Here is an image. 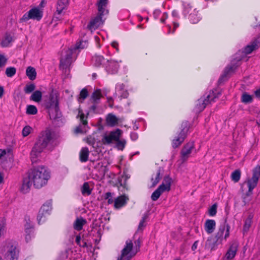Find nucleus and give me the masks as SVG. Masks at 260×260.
<instances>
[{
	"mask_svg": "<svg viewBox=\"0 0 260 260\" xmlns=\"http://www.w3.org/2000/svg\"><path fill=\"white\" fill-rule=\"evenodd\" d=\"M165 191L162 189V186H159L152 193L151 198L153 201H156L159 198L162 193Z\"/></svg>",
	"mask_w": 260,
	"mask_h": 260,
	"instance_id": "nucleus-30",
	"label": "nucleus"
},
{
	"mask_svg": "<svg viewBox=\"0 0 260 260\" xmlns=\"http://www.w3.org/2000/svg\"><path fill=\"white\" fill-rule=\"evenodd\" d=\"M250 201H251V198L249 197H247L246 196H244L243 198V202L244 203V205L248 204Z\"/></svg>",
	"mask_w": 260,
	"mask_h": 260,
	"instance_id": "nucleus-56",
	"label": "nucleus"
},
{
	"mask_svg": "<svg viewBox=\"0 0 260 260\" xmlns=\"http://www.w3.org/2000/svg\"><path fill=\"white\" fill-rule=\"evenodd\" d=\"M86 219L82 217L77 218L73 224L74 229L78 231H81L83 226L86 223Z\"/></svg>",
	"mask_w": 260,
	"mask_h": 260,
	"instance_id": "nucleus-24",
	"label": "nucleus"
},
{
	"mask_svg": "<svg viewBox=\"0 0 260 260\" xmlns=\"http://www.w3.org/2000/svg\"><path fill=\"white\" fill-rule=\"evenodd\" d=\"M205 230L209 234H212L215 229L216 222L214 220L207 219L205 223Z\"/></svg>",
	"mask_w": 260,
	"mask_h": 260,
	"instance_id": "nucleus-20",
	"label": "nucleus"
},
{
	"mask_svg": "<svg viewBox=\"0 0 260 260\" xmlns=\"http://www.w3.org/2000/svg\"><path fill=\"white\" fill-rule=\"evenodd\" d=\"M50 119L56 120L61 116V113L59 107L47 109Z\"/></svg>",
	"mask_w": 260,
	"mask_h": 260,
	"instance_id": "nucleus-22",
	"label": "nucleus"
},
{
	"mask_svg": "<svg viewBox=\"0 0 260 260\" xmlns=\"http://www.w3.org/2000/svg\"><path fill=\"white\" fill-rule=\"evenodd\" d=\"M92 62L95 67H99L104 60V58L101 55H95L92 57Z\"/></svg>",
	"mask_w": 260,
	"mask_h": 260,
	"instance_id": "nucleus-38",
	"label": "nucleus"
},
{
	"mask_svg": "<svg viewBox=\"0 0 260 260\" xmlns=\"http://www.w3.org/2000/svg\"><path fill=\"white\" fill-rule=\"evenodd\" d=\"M241 171L240 170H236L231 174L232 180L235 182H238L240 179Z\"/></svg>",
	"mask_w": 260,
	"mask_h": 260,
	"instance_id": "nucleus-41",
	"label": "nucleus"
},
{
	"mask_svg": "<svg viewBox=\"0 0 260 260\" xmlns=\"http://www.w3.org/2000/svg\"><path fill=\"white\" fill-rule=\"evenodd\" d=\"M58 96L56 93H52L50 94L48 101L45 104L47 109L59 107Z\"/></svg>",
	"mask_w": 260,
	"mask_h": 260,
	"instance_id": "nucleus-14",
	"label": "nucleus"
},
{
	"mask_svg": "<svg viewBox=\"0 0 260 260\" xmlns=\"http://www.w3.org/2000/svg\"><path fill=\"white\" fill-rule=\"evenodd\" d=\"M252 223V217L250 216H249L247 218H246L245 220L243 228V234L247 233L249 230L250 227Z\"/></svg>",
	"mask_w": 260,
	"mask_h": 260,
	"instance_id": "nucleus-37",
	"label": "nucleus"
},
{
	"mask_svg": "<svg viewBox=\"0 0 260 260\" xmlns=\"http://www.w3.org/2000/svg\"><path fill=\"white\" fill-rule=\"evenodd\" d=\"M198 242L197 241H195L194 242V243L193 244V245H192L191 249L193 251L197 249V246H198Z\"/></svg>",
	"mask_w": 260,
	"mask_h": 260,
	"instance_id": "nucleus-62",
	"label": "nucleus"
},
{
	"mask_svg": "<svg viewBox=\"0 0 260 260\" xmlns=\"http://www.w3.org/2000/svg\"><path fill=\"white\" fill-rule=\"evenodd\" d=\"M80 241H81V237L80 235H77L76 237V243L79 245L81 246L80 244Z\"/></svg>",
	"mask_w": 260,
	"mask_h": 260,
	"instance_id": "nucleus-60",
	"label": "nucleus"
},
{
	"mask_svg": "<svg viewBox=\"0 0 260 260\" xmlns=\"http://www.w3.org/2000/svg\"><path fill=\"white\" fill-rule=\"evenodd\" d=\"M111 45L113 47H114V48H115L116 49L117 51H118V50H119L118 43L117 42H116V41L113 42L111 44Z\"/></svg>",
	"mask_w": 260,
	"mask_h": 260,
	"instance_id": "nucleus-58",
	"label": "nucleus"
},
{
	"mask_svg": "<svg viewBox=\"0 0 260 260\" xmlns=\"http://www.w3.org/2000/svg\"><path fill=\"white\" fill-rule=\"evenodd\" d=\"M217 213V205L216 204H213L208 210V213L210 216H214Z\"/></svg>",
	"mask_w": 260,
	"mask_h": 260,
	"instance_id": "nucleus-48",
	"label": "nucleus"
},
{
	"mask_svg": "<svg viewBox=\"0 0 260 260\" xmlns=\"http://www.w3.org/2000/svg\"><path fill=\"white\" fill-rule=\"evenodd\" d=\"M259 176L260 167L255 168L253 172L252 178L247 181L249 191H252L253 189L256 187Z\"/></svg>",
	"mask_w": 260,
	"mask_h": 260,
	"instance_id": "nucleus-12",
	"label": "nucleus"
},
{
	"mask_svg": "<svg viewBox=\"0 0 260 260\" xmlns=\"http://www.w3.org/2000/svg\"><path fill=\"white\" fill-rule=\"evenodd\" d=\"M163 172V169L159 167L156 171V173H154L152 175V177L151 178V181L152 182V187H155L156 185V184L159 182L162 177V174Z\"/></svg>",
	"mask_w": 260,
	"mask_h": 260,
	"instance_id": "nucleus-17",
	"label": "nucleus"
},
{
	"mask_svg": "<svg viewBox=\"0 0 260 260\" xmlns=\"http://www.w3.org/2000/svg\"><path fill=\"white\" fill-rule=\"evenodd\" d=\"M254 94L256 97L260 98V88L254 91Z\"/></svg>",
	"mask_w": 260,
	"mask_h": 260,
	"instance_id": "nucleus-64",
	"label": "nucleus"
},
{
	"mask_svg": "<svg viewBox=\"0 0 260 260\" xmlns=\"http://www.w3.org/2000/svg\"><path fill=\"white\" fill-rule=\"evenodd\" d=\"M102 96L101 90L96 89L92 93L90 100L92 103L99 104Z\"/></svg>",
	"mask_w": 260,
	"mask_h": 260,
	"instance_id": "nucleus-26",
	"label": "nucleus"
},
{
	"mask_svg": "<svg viewBox=\"0 0 260 260\" xmlns=\"http://www.w3.org/2000/svg\"><path fill=\"white\" fill-rule=\"evenodd\" d=\"M43 214H40V210H39L38 215L37 216V220L39 224L41 223V222H44L46 218V215L47 213H45V212H42Z\"/></svg>",
	"mask_w": 260,
	"mask_h": 260,
	"instance_id": "nucleus-50",
	"label": "nucleus"
},
{
	"mask_svg": "<svg viewBox=\"0 0 260 260\" xmlns=\"http://www.w3.org/2000/svg\"><path fill=\"white\" fill-rule=\"evenodd\" d=\"M12 41V36L10 34H6L4 39L2 41L1 44L3 47H8Z\"/></svg>",
	"mask_w": 260,
	"mask_h": 260,
	"instance_id": "nucleus-32",
	"label": "nucleus"
},
{
	"mask_svg": "<svg viewBox=\"0 0 260 260\" xmlns=\"http://www.w3.org/2000/svg\"><path fill=\"white\" fill-rule=\"evenodd\" d=\"M28 175L34 186L37 188H41L45 185L50 178L49 172L44 166L31 169L29 171Z\"/></svg>",
	"mask_w": 260,
	"mask_h": 260,
	"instance_id": "nucleus-3",
	"label": "nucleus"
},
{
	"mask_svg": "<svg viewBox=\"0 0 260 260\" xmlns=\"http://www.w3.org/2000/svg\"><path fill=\"white\" fill-rule=\"evenodd\" d=\"M80 118V120L81 123L84 126H86L87 125V116H85L82 112L81 110L79 111V114L77 115V118Z\"/></svg>",
	"mask_w": 260,
	"mask_h": 260,
	"instance_id": "nucleus-43",
	"label": "nucleus"
},
{
	"mask_svg": "<svg viewBox=\"0 0 260 260\" xmlns=\"http://www.w3.org/2000/svg\"><path fill=\"white\" fill-rule=\"evenodd\" d=\"M193 12L189 14V18L192 23H197L200 20V17L198 16L196 10H193Z\"/></svg>",
	"mask_w": 260,
	"mask_h": 260,
	"instance_id": "nucleus-42",
	"label": "nucleus"
},
{
	"mask_svg": "<svg viewBox=\"0 0 260 260\" xmlns=\"http://www.w3.org/2000/svg\"><path fill=\"white\" fill-rule=\"evenodd\" d=\"M93 105L90 107V109L94 112L96 109V105L98 104H95V103H92Z\"/></svg>",
	"mask_w": 260,
	"mask_h": 260,
	"instance_id": "nucleus-63",
	"label": "nucleus"
},
{
	"mask_svg": "<svg viewBox=\"0 0 260 260\" xmlns=\"http://www.w3.org/2000/svg\"><path fill=\"white\" fill-rule=\"evenodd\" d=\"M89 150L88 148L83 147L80 152V160L81 162H86L88 160L89 155Z\"/></svg>",
	"mask_w": 260,
	"mask_h": 260,
	"instance_id": "nucleus-29",
	"label": "nucleus"
},
{
	"mask_svg": "<svg viewBox=\"0 0 260 260\" xmlns=\"http://www.w3.org/2000/svg\"><path fill=\"white\" fill-rule=\"evenodd\" d=\"M194 149V143L193 142L187 143L181 151V159L185 161L189 156L192 150Z\"/></svg>",
	"mask_w": 260,
	"mask_h": 260,
	"instance_id": "nucleus-13",
	"label": "nucleus"
},
{
	"mask_svg": "<svg viewBox=\"0 0 260 260\" xmlns=\"http://www.w3.org/2000/svg\"><path fill=\"white\" fill-rule=\"evenodd\" d=\"M88 92L86 88H84L82 89L79 94V98L78 99L79 103H83L85 99L88 96Z\"/></svg>",
	"mask_w": 260,
	"mask_h": 260,
	"instance_id": "nucleus-40",
	"label": "nucleus"
},
{
	"mask_svg": "<svg viewBox=\"0 0 260 260\" xmlns=\"http://www.w3.org/2000/svg\"><path fill=\"white\" fill-rule=\"evenodd\" d=\"M238 66V64H233L227 66L224 70L223 74L221 76V77L219 78L218 80V82L219 84H221V83L224 82L226 79V78L228 75L230 73L234 72Z\"/></svg>",
	"mask_w": 260,
	"mask_h": 260,
	"instance_id": "nucleus-16",
	"label": "nucleus"
},
{
	"mask_svg": "<svg viewBox=\"0 0 260 260\" xmlns=\"http://www.w3.org/2000/svg\"><path fill=\"white\" fill-rule=\"evenodd\" d=\"M16 72V69L14 67H9L6 70V74L8 77H12Z\"/></svg>",
	"mask_w": 260,
	"mask_h": 260,
	"instance_id": "nucleus-46",
	"label": "nucleus"
},
{
	"mask_svg": "<svg viewBox=\"0 0 260 260\" xmlns=\"http://www.w3.org/2000/svg\"><path fill=\"white\" fill-rule=\"evenodd\" d=\"M0 252L6 260H18L19 250L11 242H6L0 247Z\"/></svg>",
	"mask_w": 260,
	"mask_h": 260,
	"instance_id": "nucleus-6",
	"label": "nucleus"
},
{
	"mask_svg": "<svg viewBox=\"0 0 260 260\" xmlns=\"http://www.w3.org/2000/svg\"><path fill=\"white\" fill-rule=\"evenodd\" d=\"M84 132L83 128L81 125L77 126L75 129V133L76 134L83 133Z\"/></svg>",
	"mask_w": 260,
	"mask_h": 260,
	"instance_id": "nucleus-55",
	"label": "nucleus"
},
{
	"mask_svg": "<svg viewBox=\"0 0 260 260\" xmlns=\"http://www.w3.org/2000/svg\"><path fill=\"white\" fill-rule=\"evenodd\" d=\"M256 118V123L258 126H260V111L257 113Z\"/></svg>",
	"mask_w": 260,
	"mask_h": 260,
	"instance_id": "nucleus-59",
	"label": "nucleus"
},
{
	"mask_svg": "<svg viewBox=\"0 0 260 260\" xmlns=\"http://www.w3.org/2000/svg\"><path fill=\"white\" fill-rule=\"evenodd\" d=\"M106 121L107 124L111 126H115L118 123L117 118L112 114H108Z\"/></svg>",
	"mask_w": 260,
	"mask_h": 260,
	"instance_id": "nucleus-31",
	"label": "nucleus"
},
{
	"mask_svg": "<svg viewBox=\"0 0 260 260\" xmlns=\"http://www.w3.org/2000/svg\"><path fill=\"white\" fill-rule=\"evenodd\" d=\"M43 17V12L38 8L35 7L31 9L28 12L23 15L20 19V22L27 21L29 19L40 20Z\"/></svg>",
	"mask_w": 260,
	"mask_h": 260,
	"instance_id": "nucleus-7",
	"label": "nucleus"
},
{
	"mask_svg": "<svg viewBox=\"0 0 260 260\" xmlns=\"http://www.w3.org/2000/svg\"><path fill=\"white\" fill-rule=\"evenodd\" d=\"M105 199L108 200V204H111L113 203L114 200L112 199V193L110 192H107L105 195Z\"/></svg>",
	"mask_w": 260,
	"mask_h": 260,
	"instance_id": "nucleus-54",
	"label": "nucleus"
},
{
	"mask_svg": "<svg viewBox=\"0 0 260 260\" xmlns=\"http://www.w3.org/2000/svg\"><path fill=\"white\" fill-rule=\"evenodd\" d=\"M172 182V179L169 175H166L164 177L163 181L159 186H162V189L165 191H169L171 190Z\"/></svg>",
	"mask_w": 260,
	"mask_h": 260,
	"instance_id": "nucleus-23",
	"label": "nucleus"
},
{
	"mask_svg": "<svg viewBox=\"0 0 260 260\" xmlns=\"http://www.w3.org/2000/svg\"><path fill=\"white\" fill-rule=\"evenodd\" d=\"M6 154V150L5 149H0V158L3 157Z\"/></svg>",
	"mask_w": 260,
	"mask_h": 260,
	"instance_id": "nucleus-61",
	"label": "nucleus"
},
{
	"mask_svg": "<svg viewBox=\"0 0 260 260\" xmlns=\"http://www.w3.org/2000/svg\"><path fill=\"white\" fill-rule=\"evenodd\" d=\"M107 61L108 64L106 66V71L112 74L116 73L119 68L118 63L113 60H108Z\"/></svg>",
	"mask_w": 260,
	"mask_h": 260,
	"instance_id": "nucleus-18",
	"label": "nucleus"
},
{
	"mask_svg": "<svg viewBox=\"0 0 260 260\" xmlns=\"http://www.w3.org/2000/svg\"><path fill=\"white\" fill-rule=\"evenodd\" d=\"M253 101L252 95L248 94L247 92H244L241 96V102L244 104H249Z\"/></svg>",
	"mask_w": 260,
	"mask_h": 260,
	"instance_id": "nucleus-36",
	"label": "nucleus"
},
{
	"mask_svg": "<svg viewBox=\"0 0 260 260\" xmlns=\"http://www.w3.org/2000/svg\"><path fill=\"white\" fill-rule=\"evenodd\" d=\"M238 245V242L236 241H233L231 242L230 247L225 255V258L226 260L232 259L235 256Z\"/></svg>",
	"mask_w": 260,
	"mask_h": 260,
	"instance_id": "nucleus-15",
	"label": "nucleus"
},
{
	"mask_svg": "<svg viewBox=\"0 0 260 260\" xmlns=\"http://www.w3.org/2000/svg\"><path fill=\"white\" fill-rule=\"evenodd\" d=\"M37 107L34 105H28L26 108V113L29 115H35L37 113Z\"/></svg>",
	"mask_w": 260,
	"mask_h": 260,
	"instance_id": "nucleus-44",
	"label": "nucleus"
},
{
	"mask_svg": "<svg viewBox=\"0 0 260 260\" xmlns=\"http://www.w3.org/2000/svg\"><path fill=\"white\" fill-rule=\"evenodd\" d=\"M33 230V224L29 220V222H26L25 224V231L26 233H31Z\"/></svg>",
	"mask_w": 260,
	"mask_h": 260,
	"instance_id": "nucleus-49",
	"label": "nucleus"
},
{
	"mask_svg": "<svg viewBox=\"0 0 260 260\" xmlns=\"http://www.w3.org/2000/svg\"><path fill=\"white\" fill-rule=\"evenodd\" d=\"M131 138L133 141L136 140L138 138V135L136 133H132L131 134Z\"/></svg>",
	"mask_w": 260,
	"mask_h": 260,
	"instance_id": "nucleus-57",
	"label": "nucleus"
},
{
	"mask_svg": "<svg viewBox=\"0 0 260 260\" xmlns=\"http://www.w3.org/2000/svg\"><path fill=\"white\" fill-rule=\"evenodd\" d=\"M140 239L135 241L134 246L132 240H126L125 245L121 250V255L117 260H131L140 250Z\"/></svg>",
	"mask_w": 260,
	"mask_h": 260,
	"instance_id": "nucleus-5",
	"label": "nucleus"
},
{
	"mask_svg": "<svg viewBox=\"0 0 260 260\" xmlns=\"http://www.w3.org/2000/svg\"><path fill=\"white\" fill-rule=\"evenodd\" d=\"M36 88V86L34 83L27 84L24 88L25 93L28 94L32 92Z\"/></svg>",
	"mask_w": 260,
	"mask_h": 260,
	"instance_id": "nucleus-45",
	"label": "nucleus"
},
{
	"mask_svg": "<svg viewBox=\"0 0 260 260\" xmlns=\"http://www.w3.org/2000/svg\"><path fill=\"white\" fill-rule=\"evenodd\" d=\"M107 4V0H100L98 3V13L103 14L108 13V10L105 9Z\"/></svg>",
	"mask_w": 260,
	"mask_h": 260,
	"instance_id": "nucleus-27",
	"label": "nucleus"
},
{
	"mask_svg": "<svg viewBox=\"0 0 260 260\" xmlns=\"http://www.w3.org/2000/svg\"><path fill=\"white\" fill-rule=\"evenodd\" d=\"M31 127L29 126H25L22 129V134L23 137L27 136L31 132Z\"/></svg>",
	"mask_w": 260,
	"mask_h": 260,
	"instance_id": "nucleus-51",
	"label": "nucleus"
},
{
	"mask_svg": "<svg viewBox=\"0 0 260 260\" xmlns=\"http://www.w3.org/2000/svg\"><path fill=\"white\" fill-rule=\"evenodd\" d=\"M81 192L84 196H89L91 193V189H90L88 182H84L81 188Z\"/></svg>",
	"mask_w": 260,
	"mask_h": 260,
	"instance_id": "nucleus-39",
	"label": "nucleus"
},
{
	"mask_svg": "<svg viewBox=\"0 0 260 260\" xmlns=\"http://www.w3.org/2000/svg\"><path fill=\"white\" fill-rule=\"evenodd\" d=\"M230 226L227 223L226 219L221 223L215 237L209 238L205 244L207 249L214 250L219 244H221L223 238L226 240L230 236Z\"/></svg>",
	"mask_w": 260,
	"mask_h": 260,
	"instance_id": "nucleus-2",
	"label": "nucleus"
},
{
	"mask_svg": "<svg viewBox=\"0 0 260 260\" xmlns=\"http://www.w3.org/2000/svg\"><path fill=\"white\" fill-rule=\"evenodd\" d=\"M257 48V42L256 41L253 42L251 45L246 46L244 48V52L246 54L251 53L254 50Z\"/></svg>",
	"mask_w": 260,
	"mask_h": 260,
	"instance_id": "nucleus-33",
	"label": "nucleus"
},
{
	"mask_svg": "<svg viewBox=\"0 0 260 260\" xmlns=\"http://www.w3.org/2000/svg\"><path fill=\"white\" fill-rule=\"evenodd\" d=\"M188 131V128L187 126L184 127L179 134L178 136L173 140L172 146L174 148L178 147L182 143L186 137Z\"/></svg>",
	"mask_w": 260,
	"mask_h": 260,
	"instance_id": "nucleus-11",
	"label": "nucleus"
},
{
	"mask_svg": "<svg viewBox=\"0 0 260 260\" xmlns=\"http://www.w3.org/2000/svg\"><path fill=\"white\" fill-rule=\"evenodd\" d=\"M8 59L3 54H0V68L4 67L7 62Z\"/></svg>",
	"mask_w": 260,
	"mask_h": 260,
	"instance_id": "nucleus-53",
	"label": "nucleus"
},
{
	"mask_svg": "<svg viewBox=\"0 0 260 260\" xmlns=\"http://www.w3.org/2000/svg\"><path fill=\"white\" fill-rule=\"evenodd\" d=\"M104 15V14L98 13L95 17L91 19L87 28L92 31L93 30L97 29L101 25H103L106 19L105 18H103Z\"/></svg>",
	"mask_w": 260,
	"mask_h": 260,
	"instance_id": "nucleus-10",
	"label": "nucleus"
},
{
	"mask_svg": "<svg viewBox=\"0 0 260 260\" xmlns=\"http://www.w3.org/2000/svg\"><path fill=\"white\" fill-rule=\"evenodd\" d=\"M42 98V93L40 90H36L32 93L30 97V100L36 102H39L41 101Z\"/></svg>",
	"mask_w": 260,
	"mask_h": 260,
	"instance_id": "nucleus-34",
	"label": "nucleus"
},
{
	"mask_svg": "<svg viewBox=\"0 0 260 260\" xmlns=\"http://www.w3.org/2000/svg\"><path fill=\"white\" fill-rule=\"evenodd\" d=\"M116 147L119 150H122L126 144V141L125 140H120L119 138L118 140H116Z\"/></svg>",
	"mask_w": 260,
	"mask_h": 260,
	"instance_id": "nucleus-47",
	"label": "nucleus"
},
{
	"mask_svg": "<svg viewBox=\"0 0 260 260\" xmlns=\"http://www.w3.org/2000/svg\"><path fill=\"white\" fill-rule=\"evenodd\" d=\"M59 144V141L54 132L49 128L42 131L39 135L30 152L32 163L37 162L38 157L45 148L52 150Z\"/></svg>",
	"mask_w": 260,
	"mask_h": 260,
	"instance_id": "nucleus-1",
	"label": "nucleus"
},
{
	"mask_svg": "<svg viewBox=\"0 0 260 260\" xmlns=\"http://www.w3.org/2000/svg\"><path fill=\"white\" fill-rule=\"evenodd\" d=\"M220 94V93H218L216 94L212 91L207 96L206 99L199 100V104L196 106L197 111L201 112L203 111L208 104L214 102V99L218 98Z\"/></svg>",
	"mask_w": 260,
	"mask_h": 260,
	"instance_id": "nucleus-8",
	"label": "nucleus"
},
{
	"mask_svg": "<svg viewBox=\"0 0 260 260\" xmlns=\"http://www.w3.org/2000/svg\"><path fill=\"white\" fill-rule=\"evenodd\" d=\"M26 74L30 80H34L36 78L37 72L36 69L32 67H28L26 70Z\"/></svg>",
	"mask_w": 260,
	"mask_h": 260,
	"instance_id": "nucleus-28",
	"label": "nucleus"
},
{
	"mask_svg": "<svg viewBox=\"0 0 260 260\" xmlns=\"http://www.w3.org/2000/svg\"><path fill=\"white\" fill-rule=\"evenodd\" d=\"M32 182L31 181V179L29 177V175H28V177L27 178H25L23 179V183L21 186V191L24 193H27L31 184Z\"/></svg>",
	"mask_w": 260,
	"mask_h": 260,
	"instance_id": "nucleus-25",
	"label": "nucleus"
},
{
	"mask_svg": "<svg viewBox=\"0 0 260 260\" xmlns=\"http://www.w3.org/2000/svg\"><path fill=\"white\" fill-rule=\"evenodd\" d=\"M128 200V198L125 195L118 197L114 200V207L116 209H119L125 206Z\"/></svg>",
	"mask_w": 260,
	"mask_h": 260,
	"instance_id": "nucleus-19",
	"label": "nucleus"
},
{
	"mask_svg": "<svg viewBox=\"0 0 260 260\" xmlns=\"http://www.w3.org/2000/svg\"><path fill=\"white\" fill-rule=\"evenodd\" d=\"M70 0H57L56 4V12L60 14L63 10L67 8Z\"/></svg>",
	"mask_w": 260,
	"mask_h": 260,
	"instance_id": "nucleus-21",
	"label": "nucleus"
},
{
	"mask_svg": "<svg viewBox=\"0 0 260 260\" xmlns=\"http://www.w3.org/2000/svg\"><path fill=\"white\" fill-rule=\"evenodd\" d=\"M146 218H147L146 216H144L143 217L142 219L141 220V221L139 223L138 228V231H142L143 228L145 226V222Z\"/></svg>",
	"mask_w": 260,
	"mask_h": 260,
	"instance_id": "nucleus-52",
	"label": "nucleus"
},
{
	"mask_svg": "<svg viewBox=\"0 0 260 260\" xmlns=\"http://www.w3.org/2000/svg\"><path fill=\"white\" fill-rule=\"evenodd\" d=\"M122 133V131L119 128L111 132L109 135H105L102 139L103 143L105 145H109L113 141L118 140Z\"/></svg>",
	"mask_w": 260,
	"mask_h": 260,
	"instance_id": "nucleus-9",
	"label": "nucleus"
},
{
	"mask_svg": "<svg viewBox=\"0 0 260 260\" xmlns=\"http://www.w3.org/2000/svg\"><path fill=\"white\" fill-rule=\"evenodd\" d=\"M52 209V204L50 201L45 203L40 209V214H43L42 212L45 213L49 214V212Z\"/></svg>",
	"mask_w": 260,
	"mask_h": 260,
	"instance_id": "nucleus-35",
	"label": "nucleus"
},
{
	"mask_svg": "<svg viewBox=\"0 0 260 260\" xmlns=\"http://www.w3.org/2000/svg\"><path fill=\"white\" fill-rule=\"evenodd\" d=\"M87 41H80L76 43L74 47L62 51L60 59V69L64 70L69 67L72 62V56L74 52L76 50L82 49L87 47Z\"/></svg>",
	"mask_w": 260,
	"mask_h": 260,
	"instance_id": "nucleus-4",
	"label": "nucleus"
}]
</instances>
